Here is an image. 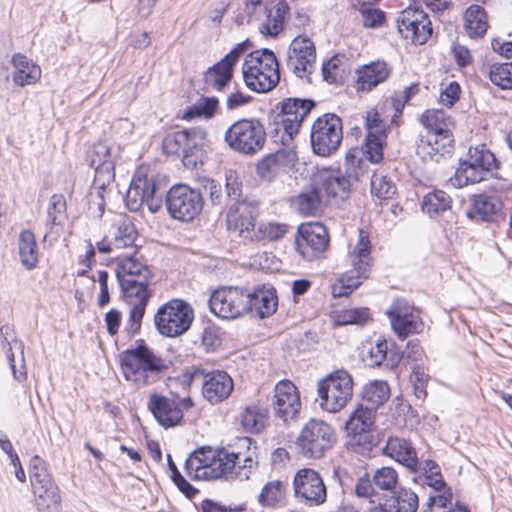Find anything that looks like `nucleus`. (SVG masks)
<instances>
[{
    "label": "nucleus",
    "mask_w": 512,
    "mask_h": 512,
    "mask_svg": "<svg viewBox=\"0 0 512 512\" xmlns=\"http://www.w3.org/2000/svg\"><path fill=\"white\" fill-rule=\"evenodd\" d=\"M153 276L150 267L139 261L135 254L123 256L117 263L116 278L123 296L130 304L132 299L137 300L130 309L124 327V332L128 338H132L140 332L142 319L152 296L149 285Z\"/></svg>",
    "instance_id": "obj_1"
},
{
    "label": "nucleus",
    "mask_w": 512,
    "mask_h": 512,
    "mask_svg": "<svg viewBox=\"0 0 512 512\" xmlns=\"http://www.w3.org/2000/svg\"><path fill=\"white\" fill-rule=\"evenodd\" d=\"M310 98L288 97L278 102L271 110L273 129L269 133L275 137L281 133L280 141L284 146L290 145L299 134L303 122L316 107Z\"/></svg>",
    "instance_id": "obj_2"
},
{
    "label": "nucleus",
    "mask_w": 512,
    "mask_h": 512,
    "mask_svg": "<svg viewBox=\"0 0 512 512\" xmlns=\"http://www.w3.org/2000/svg\"><path fill=\"white\" fill-rule=\"evenodd\" d=\"M420 122L427 129V134L421 136L417 144L418 153L431 158L450 153L454 147L453 119L444 110L430 109L421 115Z\"/></svg>",
    "instance_id": "obj_3"
},
{
    "label": "nucleus",
    "mask_w": 512,
    "mask_h": 512,
    "mask_svg": "<svg viewBox=\"0 0 512 512\" xmlns=\"http://www.w3.org/2000/svg\"><path fill=\"white\" fill-rule=\"evenodd\" d=\"M500 162L485 144L470 147L466 158L460 159L459 166L450 183L456 188L497 178Z\"/></svg>",
    "instance_id": "obj_4"
},
{
    "label": "nucleus",
    "mask_w": 512,
    "mask_h": 512,
    "mask_svg": "<svg viewBox=\"0 0 512 512\" xmlns=\"http://www.w3.org/2000/svg\"><path fill=\"white\" fill-rule=\"evenodd\" d=\"M240 446L246 448L245 452L230 451L227 448H219L214 467L208 472L211 480L224 478L226 480L249 479L251 473L256 470V447L251 449L252 439L244 437L239 440ZM207 473L205 474V476Z\"/></svg>",
    "instance_id": "obj_5"
},
{
    "label": "nucleus",
    "mask_w": 512,
    "mask_h": 512,
    "mask_svg": "<svg viewBox=\"0 0 512 512\" xmlns=\"http://www.w3.org/2000/svg\"><path fill=\"white\" fill-rule=\"evenodd\" d=\"M242 73L247 87L258 93L272 90L280 81L277 58L267 48L249 53L243 63Z\"/></svg>",
    "instance_id": "obj_6"
},
{
    "label": "nucleus",
    "mask_w": 512,
    "mask_h": 512,
    "mask_svg": "<svg viewBox=\"0 0 512 512\" xmlns=\"http://www.w3.org/2000/svg\"><path fill=\"white\" fill-rule=\"evenodd\" d=\"M206 137L207 131L204 128L182 129L168 133L162 141V148L168 155H182L184 166L196 169L204 162Z\"/></svg>",
    "instance_id": "obj_7"
},
{
    "label": "nucleus",
    "mask_w": 512,
    "mask_h": 512,
    "mask_svg": "<svg viewBox=\"0 0 512 512\" xmlns=\"http://www.w3.org/2000/svg\"><path fill=\"white\" fill-rule=\"evenodd\" d=\"M350 259L352 268L340 277L337 284L332 286V294L335 298L349 296L370 275L371 241L368 232L363 229L358 231V240L350 253Z\"/></svg>",
    "instance_id": "obj_8"
},
{
    "label": "nucleus",
    "mask_w": 512,
    "mask_h": 512,
    "mask_svg": "<svg viewBox=\"0 0 512 512\" xmlns=\"http://www.w3.org/2000/svg\"><path fill=\"white\" fill-rule=\"evenodd\" d=\"M136 344L135 348L120 354L121 368L127 380L145 386L150 383V374H158L167 366L148 348L144 340H137Z\"/></svg>",
    "instance_id": "obj_9"
},
{
    "label": "nucleus",
    "mask_w": 512,
    "mask_h": 512,
    "mask_svg": "<svg viewBox=\"0 0 512 512\" xmlns=\"http://www.w3.org/2000/svg\"><path fill=\"white\" fill-rule=\"evenodd\" d=\"M266 136L265 127L258 118H242L225 131L224 141L233 151L253 156L263 149Z\"/></svg>",
    "instance_id": "obj_10"
},
{
    "label": "nucleus",
    "mask_w": 512,
    "mask_h": 512,
    "mask_svg": "<svg viewBox=\"0 0 512 512\" xmlns=\"http://www.w3.org/2000/svg\"><path fill=\"white\" fill-rule=\"evenodd\" d=\"M182 378L184 385L200 384L203 397L211 404H217L227 399L234 387L230 375L222 370L208 371L200 367H192L183 373Z\"/></svg>",
    "instance_id": "obj_11"
},
{
    "label": "nucleus",
    "mask_w": 512,
    "mask_h": 512,
    "mask_svg": "<svg viewBox=\"0 0 512 512\" xmlns=\"http://www.w3.org/2000/svg\"><path fill=\"white\" fill-rule=\"evenodd\" d=\"M352 376L343 369L330 373L318 382V396L323 410L336 413L343 409L353 396Z\"/></svg>",
    "instance_id": "obj_12"
},
{
    "label": "nucleus",
    "mask_w": 512,
    "mask_h": 512,
    "mask_svg": "<svg viewBox=\"0 0 512 512\" xmlns=\"http://www.w3.org/2000/svg\"><path fill=\"white\" fill-rule=\"evenodd\" d=\"M336 441L334 429L328 423L310 419L302 428L296 445L301 454L310 459H320Z\"/></svg>",
    "instance_id": "obj_13"
},
{
    "label": "nucleus",
    "mask_w": 512,
    "mask_h": 512,
    "mask_svg": "<svg viewBox=\"0 0 512 512\" xmlns=\"http://www.w3.org/2000/svg\"><path fill=\"white\" fill-rule=\"evenodd\" d=\"M342 139V120L338 115L326 113L314 121L310 132V142L316 155L331 156L339 149Z\"/></svg>",
    "instance_id": "obj_14"
},
{
    "label": "nucleus",
    "mask_w": 512,
    "mask_h": 512,
    "mask_svg": "<svg viewBox=\"0 0 512 512\" xmlns=\"http://www.w3.org/2000/svg\"><path fill=\"white\" fill-rule=\"evenodd\" d=\"M204 199L199 190L186 184H176L166 193V208L171 218L190 222L202 211Z\"/></svg>",
    "instance_id": "obj_15"
},
{
    "label": "nucleus",
    "mask_w": 512,
    "mask_h": 512,
    "mask_svg": "<svg viewBox=\"0 0 512 512\" xmlns=\"http://www.w3.org/2000/svg\"><path fill=\"white\" fill-rule=\"evenodd\" d=\"M193 321V310L181 299H173L162 305L154 317L158 332L167 337L185 333Z\"/></svg>",
    "instance_id": "obj_16"
},
{
    "label": "nucleus",
    "mask_w": 512,
    "mask_h": 512,
    "mask_svg": "<svg viewBox=\"0 0 512 512\" xmlns=\"http://www.w3.org/2000/svg\"><path fill=\"white\" fill-rule=\"evenodd\" d=\"M330 242L326 226L320 222L302 223L297 229L294 245L305 260L313 261L323 256Z\"/></svg>",
    "instance_id": "obj_17"
},
{
    "label": "nucleus",
    "mask_w": 512,
    "mask_h": 512,
    "mask_svg": "<svg viewBox=\"0 0 512 512\" xmlns=\"http://www.w3.org/2000/svg\"><path fill=\"white\" fill-rule=\"evenodd\" d=\"M210 311L222 319H235L249 312L247 290L240 287H221L209 299Z\"/></svg>",
    "instance_id": "obj_18"
},
{
    "label": "nucleus",
    "mask_w": 512,
    "mask_h": 512,
    "mask_svg": "<svg viewBox=\"0 0 512 512\" xmlns=\"http://www.w3.org/2000/svg\"><path fill=\"white\" fill-rule=\"evenodd\" d=\"M397 28L403 38L415 45L426 44L433 33L428 14L417 5H410L399 13Z\"/></svg>",
    "instance_id": "obj_19"
},
{
    "label": "nucleus",
    "mask_w": 512,
    "mask_h": 512,
    "mask_svg": "<svg viewBox=\"0 0 512 512\" xmlns=\"http://www.w3.org/2000/svg\"><path fill=\"white\" fill-rule=\"evenodd\" d=\"M386 315L394 333L400 340L413 334H419L423 330L424 325L420 316L404 299H396L387 309Z\"/></svg>",
    "instance_id": "obj_20"
},
{
    "label": "nucleus",
    "mask_w": 512,
    "mask_h": 512,
    "mask_svg": "<svg viewBox=\"0 0 512 512\" xmlns=\"http://www.w3.org/2000/svg\"><path fill=\"white\" fill-rule=\"evenodd\" d=\"M293 486L295 496L311 506H318L326 501V486L320 474L313 469H300L294 476Z\"/></svg>",
    "instance_id": "obj_21"
},
{
    "label": "nucleus",
    "mask_w": 512,
    "mask_h": 512,
    "mask_svg": "<svg viewBox=\"0 0 512 512\" xmlns=\"http://www.w3.org/2000/svg\"><path fill=\"white\" fill-rule=\"evenodd\" d=\"M271 406L275 415L285 422L296 419L301 409V401L293 382L281 380L275 385Z\"/></svg>",
    "instance_id": "obj_22"
},
{
    "label": "nucleus",
    "mask_w": 512,
    "mask_h": 512,
    "mask_svg": "<svg viewBox=\"0 0 512 512\" xmlns=\"http://www.w3.org/2000/svg\"><path fill=\"white\" fill-rule=\"evenodd\" d=\"M357 172H348L347 175L340 170H327L321 172L316 183L318 190L324 192L328 197L345 200L348 198L353 182L358 181Z\"/></svg>",
    "instance_id": "obj_23"
},
{
    "label": "nucleus",
    "mask_w": 512,
    "mask_h": 512,
    "mask_svg": "<svg viewBox=\"0 0 512 512\" xmlns=\"http://www.w3.org/2000/svg\"><path fill=\"white\" fill-rule=\"evenodd\" d=\"M259 214L258 202L243 199L230 205L226 215L229 230L238 231L240 235L255 231L256 218Z\"/></svg>",
    "instance_id": "obj_24"
},
{
    "label": "nucleus",
    "mask_w": 512,
    "mask_h": 512,
    "mask_svg": "<svg viewBox=\"0 0 512 512\" xmlns=\"http://www.w3.org/2000/svg\"><path fill=\"white\" fill-rule=\"evenodd\" d=\"M147 408L158 424L165 429L179 425L184 417L178 400L158 393H153L149 396Z\"/></svg>",
    "instance_id": "obj_25"
},
{
    "label": "nucleus",
    "mask_w": 512,
    "mask_h": 512,
    "mask_svg": "<svg viewBox=\"0 0 512 512\" xmlns=\"http://www.w3.org/2000/svg\"><path fill=\"white\" fill-rule=\"evenodd\" d=\"M316 59L314 43L306 36L295 37L288 49L287 66L298 77H303L306 72L310 73Z\"/></svg>",
    "instance_id": "obj_26"
},
{
    "label": "nucleus",
    "mask_w": 512,
    "mask_h": 512,
    "mask_svg": "<svg viewBox=\"0 0 512 512\" xmlns=\"http://www.w3.org/2000/svg\"><path fill=\"white\" fill-rule=\"evenodd\" d=\"M219 455V449L202 446L194 450L185 461V470L193 480H211L208 473Z\"/></svg>",
    "instance_id": "obj_27"
},
{
    "label": "nucleus",
    "mask_w": 512,
    "mask_h": 512,
    "mask_svg": "<svg viewBox=\"0 0 512 512\" xmlns=\"http://www.w3.org/2000/svg\"><path fill=\"white\" fill-rule=\"evenodd\" d=\"M391 68L385 61L377 60L361 66L356 74L357 91L369 92L390 76Z\"/></svg>",
    "instance_id": "obj_28"
},
{
    "label": "nucleus",
    "mask_w": 512,
    "mask_h": 512,
    "mask_svg": "<svg viewBox=\"0 0 512 512\" xmlns=\"http://www.w3.org/2000/svg\"><path fill=\"white\" fill-rule=\"evenodd\" d=\"M383 453L405 466L411 473L419 467L417 452L406 439L390 437L383 448Z\"/></svg>",
    "instance_id": "obj_29"
},
{
    "label": "nucleus",
    "mask_w": 512,
    "mask_h": 512,
    "mask_svg": "<svg viewBox=\"0 0 512 512\" xmlns=\"http://www.w3.org/2000/svg\"><path fill=\"white\" fill-rule=\"evenodd\" d=\"M249 312H255L260 318H266L276 312L278 297L276 289L271 285H263L252 293L247 291Z\"/></svg>",
    "instance_id": "obj_30"
},
{
    "label": "nucleus",
    "mask_w": 512,
    "mask_h": 512,
    "mask_svg": "<svg viewBox=\"0 0 512 512\" xmlns=\"http://www.w3.org/2000/svg\"><path fill=\"white\" fill-rule=\"evenodd\" d=\"M234 75V67L223 59L209 67L203 75V82L206 92H226Z\"/></svg>",
    "instance_id": "obj_31"
},
{
    "label": "nucleus",
    "mask_w": 512,
    "mask_h": 512,
    "mask_svg": "<svg viewBox=\"0 0 512 512\" xmlns=\"http://www.w3.org/2000/svg\"><path fill=\"white\" fill-rule=\"evenodd\" d=\"M142 199L151 213H157L166 204V185L164 180L159 176L141 177Z\"/></svg>",
    "instance_id": "obj_32"
},
{
    "label": "nucleus",
    "mask_w": 512,
    "mask_h": 512,
    "mask_svg": "<svg viewBox=\"0 0 512 512\" xmlns=\"http://www.w3.org/2000/svg\"><path fill=\"white\" fill-rule=\"evenodd\" d=\"M502 202L495 196L478 195L466 215L470 219L492 222L502 217Z\"/></svg>",
    "instance_id": "obj_33"
},
{
    "label": "nucleus",
    "mask_w": 512,
    "mask_h": 512,
    "mask_svg": "<svg viewBox=\"0 0 512 512\" xmlns=\"http://www.w3.org/2000/svg\"><path fill=\"white\" fill-rule=\"evenodd\" d=\"M15 71L13 82L20 87L35 84L41 78V68L21 53H15L11 60Z\"/></svg>",
    "instance_id": "obj_34"
},
{
    "label": "nucleus",
    "mask_w": 512,
    "mask_h": 512,
    "mask_svg": "<svg viewBox=\"0 0 512 512\" xmlns=\"http://www.w3.org/2000/svg\"><path fill=\"white\" fill-rule=\"evenodd\" d=\"M412 473L417 474V476L413 477L415 483L428 485L437 492L447 488V484L441 474V468L433 460L420 462L417 470Z\"/></svg>",
    "instance_id": "obj_35"
},
{
    "label": "nucleus",
    "mask_w": 512,
    "mask_h": 512,
    "mask_svg": "<svg viewBox=\"0 0 512 512\" xmlns=\"http://www.w3.org/2000/svg\"><path fill=\"white\" fill-rule=\"evenodd\" d=\"M389 512H416L419 507L418 495L410 488L399 487L385 500Z\"/></svg>",
    "instance_id": "obj_36"
},
{
    "label": "nucleus",
    "mask_w": 512,
    "mask_h": 512,
    "mask_svg": "<svg viewBox=\"0 0 512 512\" xmlns=\"http://www.w3.org/2000/svg\"><path fill=\"white\" fill-rule=\"evenodd\" d=\"M464 27L470 38H482L488 29L487 14L483 7L473 4L464 13Z\"/></svg>",
    "instance_id": "obj_37"
},
{
    "label": "nucleus",
    "mask_w": 512,
    "mask_h": 512,
    "mask_svg": "<svg viewBox=\"0 0 512 512\" xmlns=\"http://www.w3.org/2000/svg\"><path fill=\"white\" fill-rule=\"evenodd\" d=\"M18 252L22 265L31 270L38 263V249L35 235L31 230H23L18 239Z\"/></svg>",
    "instance_id": "obj_38"
},
{
    "label": "nucleus",
    "mask_w": 512,
    "mask_h": 512,
    "mask_svg": "<svg viewBox=\"0 0 512 512\" xmlns=\"http://www.w3.org/2000/svg\"><path fill=\"white\" fill-rule=\"evenodd\" d=\"M288 11L289 6L284 0H280L272 8H269L265 21L260 28L261 32L266 35L277 36L283 30L284 20Z\"/></svg>",
    "instance_id": "obj_39"
},
{
    "label": "nucleus",
    "mask_w": 512,
    "mask_h": 512,
    "mask_svg": "<svg viewBox=\"0 0 512 512\" xmlns=\"http://www.w3.org/2000/svg\"><path fill=\"white\" fill-rule=\"evenodd\" d=\"M482 73L490 81L503 90L512 89V61L504 63H487L482 67Z\"/></svg>",
    "instance_id": "obj_40"
},
{
    "label": "nucleus",
    "mask_w": 512,
    "mask_h": 512,
    "mask_svg": "<svg viewBox=\"0 0 512 512\" xmlns=\"http://www.w3.org/2000/svg\"><path fill=\"white\" fill-rule=\"evenodd\" d=\"M138 231L135 225L128 221L123 220L117 227L113 237V246L115 249H131V254H136L141 245L137 244Z\"/></svg>",
    "instance_id": "obj_41"
},
{
    "label": "nucleus",
    "mask_w": 512,
    "mask_h": 512,
    "mask_svg": "<svg viewBox=\"0 0 512 512\" xmlns=\"http://www.w3.org/2000/svg\"><path fill=\"white\" fill-rule=\"evenodd\" d=\"M29 471L33 492L56 486V483L48 471L47 463L39 456L35 455L31 458Z\"/></svg>",
    "instance_id": "obj_42"
},
{
    "label": "nucleus",
    "mask_w": 512,
    "mask_h": 512,
    "mask_svg": "<svg viewBox=\"0 0 512 512\" xmlns=\"http://www.w3.org/2000/svg\"><path fill=\"white\" fill-rule=\"evenodd\" d=\"M390 397V388L384 381L375 380L364 386L362 390V399L369 405L365 408H371L375 413L376 409L383 405Z\"/></svg>",
    "instance_id": "obj_43"
},
{
    "label": "nucleus",
    "mask_w": 512,
    "mask_h": 512,
    "mask_svg": "<svg viewBox=\"0 0 512 512\" xmlns=\"http://www.w3.org/2000/svg\"><path fill=\"white\" fill-rule=\"evenodd\" d=\"M218 108L219 101L216 97L201 96L194 104L186 108L183 114V119H211L215 116Z\"/></svg>",
    "instance_id": "obj_44"
},
{
    "label": "nucleus",
    "mask_w": 512,
    "mask_h": 512,
    "mask_svg": "<svg viewBox=\"0 0 512 512\" xmlns=\"http://www.w3.org/2000/svg\"><path fill=\"white\" fill-rule=\"evenodd\" d=\"M374 425V412L371 408H365L359 405L357 409L350 415L346 422V431L348 435H357L360 432L369 430Z\"/></svg>",
    "instance_id": "obj_45"
},
{
    "label": "nucleus",
    "mask_w": 512,
    "mask_h": 512,
    "mask_svg": "<svg viewBox=\"0 0 512 512\" xmlns=\"http://www.w3.org/2000/svg\"><path fill=\"white\" fill-rule=\"evenodd\" d=\"M452 198L448 193L442 190H435L424 196L422 209L430 217H436L441 213L451 209Z\"/></svg>",
    "instance_id": "obj_46"
},
{
    "label": "nucleus",
    "mask_w": 512,
    "mask_h": 512,
    "mask_svg": "<svg viewBox=\"0 0 512 512\" xmlns=\"http://www.w3.org/2000/svg\"><path fill=\"white\" fill-rule=\"evenodd\" d=\"M38 512H61V496L58 486L33 492Z\"/></svg>",
    "instance_id": "obj_47"
},
{
    "label": "nucleus",
    "mask_w": 512,
    "mask_h": 512,
    "mask_svg": "<svg viewBox=\"0 0 512 512\" xmlns=\"http://www.w3.org/2000/svg\"><path fill=\"white\" fill-rule=\"evenodd\" d=\"M67 218V203L64 195L53 194L47 207V225L50 226V230L53 226H62Z\"/></svg>",
    "instance_id": "obj_48"
},
{
    "label": "nucleus",
    "mask_w": 512,
    "mask_h": 512,
    "mask_svg": "<svg viewBox=\"0 0 512 512\" xmlns=\"http://www.w3.org/2000/svg\"><path fill=\"white\" fill-rule=\"evenodd\" d=\"M268 420V411L257 407H247L242 416L241 424L250 433L258 434L265 428Z\"/></svg>",
    "instance_id": "obj_49"
},
{
    "label": "nucleus",
    "mask_w": 512,
    "mask_h": 512,
    "mask_svg": "<svg viewBox=\"0 0 512 512\" xmlns=\"http://www.w3.org/2000/svg\"><path fill=\"white\" fill-rule=\"evenodd\" d=\"M318 185L311 190L300 193L294 201V205L303 215H315L321 207V196Z\"/></svg>",
    "instance_id": "obj_50"
},
{
    "label": "nucleus",
    "mask_w": 512,
    "mask_h": 512,
    "mask_svg": "<svg viewBox=\"0 0 512 512\" xmlns=\"http://www.w3.org/2000/svg\"><path fill=\"white\" fill-rule=\"evenodd\" d=\"M397 192L395 182L391 177L376 171L371 177V193L379 199L387 200L393 198Z\"/></svg>",
    "instance_id": "obj_51"
},
{
    "label": "nucleus",
    "mask_w": 512,
    "mask_h": 512,
    "mask_svg": "<svg viewBox=\"0 0 512 512\" xmlns=\"http://www.w3.org/2000/svg\"><path fill=\"white\" fill-rule=\"evenodd\" d=\"M286 485L280 480H273L264 485L258 497L262 506L274 507L285 496Z\"/></svg>",
    "instance_id": "obj_52"
},
{
    "label": "nucleus",
    "mask_w": 512,
    "mask_h": 512,
    "mask_svg": "<svg viewBox=\"0 0 512 512\" xmlns=\"http://www.w3.org/2000/svg\"><path fill=\"white\" fill-rule=\"evenodd\" d=\"M398 478V473L394 468L384 466L374 471L372 481L378 489L393 492L396 489Z\"/></svg>",
    "instance_id": "obj_53"
},
{
    "label": "nucleus",
    "mask_w": 512,
    "mask_h": 512,
    "mask_svg": "<svg viewBox=\"0 0 512 512\" xmlns=\"http://www.w3.org/2000/svg\"><path fill=\"white\" fill-rule=\"evenodd\" d=\"M388 353V341L385 338H378L368 351L362 352L363 361L370 367L383 365Z\"/></svg>",
    "instance_id": "obj_54"
},
{
    "label": "nucleus",
    "mask_w": 512,
    "mask_h": 512,
    "mask_svg": "<svg viewBox=\"0 0 512 512\" xmlns=\"http://www.w3.org/2000/svg\"><path fill=\"white\" fill-rule=\"evenodd\" d=\"M387 135H366L365 155L372 163H380L383 159V150Z\"/></svg>",
    "instance_id": "obj_55"
},
{
    "label": "nucleus",
    "mask_w": 512,
    "mask_h": 512,
    "mask_svg": "<svg viewBox=\"0 0 512 512\" xmlns=\"http://www.w3.org/2000/svg\"><path fill=\"white\" fill-rule=\"evenodd\" d=\"M268 155L271 157V160L275 162V166L281 174L287 173L297 161L296 152L292 147H289V145Z\"/></svg>",
    "instance_id": "obj_56"
},
{
    "label": "nucleus",
    "mask_w": 512,
    "mask_h": 512,
    "mask_svg": "<svg viewBox=\"0 0 512 512\" xmlns=\"http://www.w3.org/2000/svg\"><path fill=\"white\" fill-rule=\"evenodd\" d=\"M287 228V225L280 223H259L254 236L258 240H278L286 234Z\"/></svg>",
    "instance_id": "obj_57"
},
{
    "label": "nucleus",
    "mask_w": 512,
    "mask_h": 512,
    "mask_svg": "<svg viewBox=\"0 0 512 512\" xmlns=\"http://www.w3.org/2000/svg\"><path fill=\"white\" fill-rule=\"evenodd\" d=\"M93 168L95 170L93 187L104 191L115 179V162H106L102 166Z\"/></svg>",
    "instance_id": "obj_58"
},
{
    "label": "nucleus",
    "mask_w": 512,
    "mask_h": 512,
    "mask_svg": "<svg viewBox=\"0 0 512 512\" xmlns=\"http://www.w3.org/2000/svg\"><path fill=\"white\" fill-rule=\"evenodd\" d=\"M430 376L421 365H414L410 375V381L413 385L414 395L419 400H424L427 396L426 387Z\"/></svg>",
    "instance_id": "obj_59"
},
{
    "label": "nucleus",
    "mask_w": 512,
    "mask_h": 512,
    "mask_svg": "<svg viewBox=\"0 0 512 512\" xmlns=\"http://www.w3.org/2000/svg\"><path fill=\"white\" fill-rule=\"evenodd\" d=\"M243 183L239 175L234 170H228L225 173V194L226 199L235 203L242 201Z\"/></svg>",
    "instance_id": "obj_60"
},
{
    "label": "nucleus",
    "mask_w": 512,
    "mask_h": 512,
    "mask_svg": "<svg viewBox=\"0 0 512 512\" xmlns=\"http://www.w3.org/2000/svg\"><path fill=\"white\" fill-rule=\"evenodd\" d=\"M87 161L92 168L102 166L106 162H115L111 148L103 142H99L92 147L88 152Z\"/></svg>",
    "instance_id": "obj_61"
},
{
    "label": "nucleus",
    "mask_w": 512,
    "mask_h": 512,
    "mask_svg": "<svg viewBox=\"0 0 512 512\" xmlns=\"http://www.w3.org/2000/svg\"><path fill=\"white\" fill-rule=\"evenodd\" d=\"M142 191L141 176H136L132 179L126 194V203L129 210L137 211L145 203V200L142 199Z\"/></svg>",
    "instance_id": "obj_62"
},
{
    "label": "nucleus",
    "mask_w": 512,
    "mask_h": 512,
    "mask_svg": "<svg viewBox=\"0 0 512 512\" xmlns=\"http://www.w3.org/2000/svg\"><path fill=\"white\" fill-rule=\"evenodd\" d=\"M355 494L358 498L369 499L370 504L375 503L374 498L378 497V493L375 492V485L368 473L357 480L355 484Z\"/></svg>",
    "instance_id": "obj_63"
},
{
    "label": "nucleus",
    "mask_w": 512,
    "mask_h": 512,
    "mask_svg": "<svg viewBox=\"0 0 512 512\" xmlns=\"http://www.w3.org/2000/svg\"><path fill=\"white\" fill-rule=\"evenodd\" d=\"M350 444L352 446H358L362 450L370 451L373 447H376L379 443L378 435L371 429L365 432H360L357 435H350Z\"/></svg>",
    "instance_id": "obj_64"
}]
</instances>
